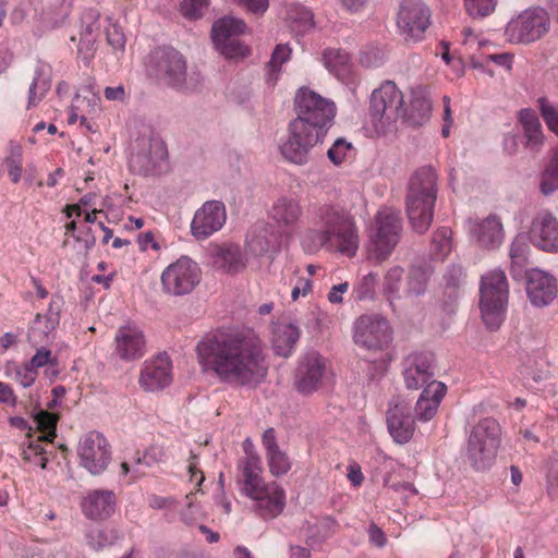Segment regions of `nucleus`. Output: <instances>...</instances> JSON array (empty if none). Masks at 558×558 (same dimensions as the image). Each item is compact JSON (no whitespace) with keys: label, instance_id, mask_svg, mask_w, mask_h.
Listing matches in <instances>:
<instances>
[{"label":"nucleus","instance_id":"bf43d9fd","mask_svg":"<svg viewBox=\"0 0 558 558\" xmlns=\"http://www.w3.org/2000/svg\"><path fill=\"white\" fill-rule=\"evenodd\" d=\"M290 54H291V50L286 45H278L275 48V50L271 54L270 61L268 63L270 80L277 78V74L279 73L281 65L289 60Z\"/></svg>","mask_w":558,"mask_h":558},{"label":"nucleus","instance_id":"774afa93","mask_svg":"<svg viewBox=\"0 0 558 558\" xmlns=\"http://www.w3.org/2000/svg\"><path fill=\"white\" fill-rule=\"evenodd\" d=\"M106 36L108 44L114 49V50H123L125 45V37L123 32L120 27H118L116 24H110L106 28Z\"/></svg>","mask_w":558,"mask_h":558},{"label":"nucleus","instance_id":"58836bf2","mask_svg":"<svg viewBox=\"0 0 558 558\" xmlns=\"http://www.w3.org/2000/svg\"><path fill=\"white\" fill-rule=\"evenodd\" d=\"M50 69L44 63H39L35 70V76L28 89V107L37 106L47 92L50 89Z\"/></svg>","mask_w":558,"mask_h":558},{"label":"nucleus","instance_id":"1a4fd4ad","mask_svg":"<svg viewBox=\"0 0 558 558\" xmlns=\"http://www.w3.org/2000/svg\"><path fill=\"white\" fill-rule=\"evenodd\" d=\"M167 157L168 150L163 141L149 132L132 144L129 166L134 173L156 175L167 169Z\"/></svg>","mask_w":558,"mask_h":558},{"label":"nucleus","instance_id":"393cba45","mask_svg":"<svg viewBox=\"0 0 558 558\" xmlns=\"http://www.w3.org/2000/svg\"><path fill=\"white\" fill-rule=\"evenodd\" d=\"M434 359L429 353H412L403 361V378L408 389L425 388L434 379Z\"/></svg>","mask_w":558,"mask_h":558},{"label":"nucleus","instance_id":"c03bdc74","mask_svg":"<svg viewBox=\"0 0 558 558\" xmlns=\"http://www.w3.org/2000/svg\"><path fill=\"white\" fill-rule=\"evenodd\" d=\"M452 250V232L448 228H440L433 234L430 253L434 258L444 259Z\"/></svg>","mask_w":558,"mask_h":558},{"label":"nucleus","instance_id":"2eb2a0df","mask_svg":"<svg viewBox=\"0 0 558 558\" xmlns=\"http://www.w3.org/2000/svg\"><path fill=\"white\" fill-rule=\"evenodd\" d=\"M353 339L366 350L381 351L391 342L389 323L378 314L362 315L354 323Z\"/></svg>","mask_w":558,"mask_h":558},{"label":"nucleus","instance_id":"4be33fe9","mask_svg":"<svg viewBox=\"0 0 558 558\" xmlns=\"http://www.w3.org/2000/svg\"><path fill=\"white\" fill-rule=\"evenodd\" d=\"M268 215L280 234L289 236L298 228L303 210L295 197L282 195L274 201Z\"/></svg>","mask_w":558,"mask_h":558},{"label":"nucleus","instance_id":"864d4df0","mask_svg":"<svg viewBox=\"0 0 558 558\" xmlns=\"http://www.w3.org/2000/svg\"><path fill=\"white\" fill-rule=\"evenodd\" d=\"M35 422L38 429L44 433V436L40 438L47 441H52V439L56 437L58 416L53 413L40 410L35 415Z\"/></svg>","mask_w":558,"mask_h":558},{"label":"nucleus","instance_id":"de8ad7c7","mask_svg":"<svg viewBox=\"0 0 558 558\" xmlns=\"http://www.w3.org/2000/svg\"><path fill=\"white\" fill-rule=\"evenodd\" d=\"M269 472L275 477L286 475L292 468V461L286 451L276 449L266 453Z\"/></svg>","mask_w":558,"mask_h":558},{"label":"nucleus","instance_id":"5fc2aeb1","mask_svg":"<svg viewBox=\"0 0 558 558\" xmlns=\"http://www.w3.org/2000/svg\"><path fill=\"white\" fill-rule=\"evenodd\" d=\"M290 17L302 33L310 32L315 27L314 13L305 7L298 5L290 11Z\"/></svg>","mask_w":558,"mask_h":558},{"label":"nucleus","instance_id":"3c124183","mask_svg":"<svg viewBox=\"0 0 558 558\" xmlns=\"http://www.w3.org/2000/svg\"><path fill=\"white\" fill-rule=\"evenodd\" d=\"M428 280V272L422 267H412L408 277L407 288L403 293L407 295H421L425 292Z\"/></svg>","mask_w":558,"mask_h":558},{"label":"nucleus","instance_id":"37998d69","mask_svg":"<svg viewBox=\"0 0 558 558\" xmlns=\"http://www.w3.org/2000/svg\"><path fill=\"white\" fill-rule=\"evenodd\" d=\"M4 374L24 388L31 387L37 378V371L33 369L28 363L19 365L14 362H9L5 365Z\"/></svg>","mask_w":558,"mask_h":558},{"label":"nucleus","instance_id":"2f4dec72","mask_svg":"<svg viewBox=\"0 0 558 558\" xmlns=\"http://www.w3.org/2000/svg\"><path fill=\"white\" fill-rule=\"evenodd\" d=\"M447 392V387L441 381H432L420 395L415 405V414L418 421L427 422L435 416Z\"/></svg>","mask_w":558,"mask_h":558},{"label":"nucleus","instance_id":"69168bd1","mask_svg":"<svg viewBox=\"0 0 558 558\" xmlns=\"http://www.w3.org/2000/svg\"><path fill=\"white\" fill-rule=\"evenodd\" d=\"M31 367L37 371L40 367L46 365L56 367L58 365L57 359L52 356V353L49 349L45 347H40L37 349L34 356L31 359L29 363Z\"/></svg>","mask_w":558,"mask_h":558},{"label":"nucleus","instance_id":"09e8293b","mask_svg":"<svg viewBox=\"0 0 558 558\" xmlns=\"http://www.w3.org/2000/svg\"><path fill=\"white\" fill-rule=\"evenodd\" d=\"M119 537V533L113 529H92L86 534L88 545L96 550L114 544Z\"/></svg>","mask_w":558,"mask_h":558},{"label":"nucleus","instance_id":"603ef678","mask_svg":"<svg viewBox=\"0 0 558 558\" xmlns=\"http://www.w3.org/2000/svg\"><path fill=\"white\" fill-rule=\"evenodd\" d=\"M466 13L473 19H483L494 13L498 0H463Z\"/></svg>","mask_w":558,"mask_h":558},{"label":"nucleus","instance_id":"6e6552de","mask_svg":"<svg viewBox=\"0 0 558 558\" xmlns=\"http://www.w3.org/2000/svg\"><path fill=\"white\" fill-rule=\"evenodd\" d=\"M501 442V427L493 417L475 424L468 438V458L476 470L488 468L497 456Z\"/></svg>","mask_w":558,"mask_h":558},{"label":"nucleus","instance_id":"7ed1b4c3","mask_svg":"<svg viewBox=\"0 0 558 558\" xmlns=\"http://www.w3.org/2000/svg\"><path fill=\"white\" fill-rule=\"evenodd\" d=\"M240 493L250 500V510L264 521L279 517L287 504L286 490L277 482H266L262 476L260 458L248 453L239 481Z\"/></svg>","mask_w":558,"mask_h":558},{"label":"nucleus","instance_id":"f3484780","mask_svg":"<svg viewBox=\"0 0 558 558\" xmlns=\"http://www.w3.org/2000/svg\"><path fill=\"white\" fill-rule=\"evenodd\" d=\"M327 373V362L317 352L304 354L298 365L294 386L298 392L308 396L317 391Z\"/></svg>","mask_w":558,"mask_h":558},{"label":"nucleus","instance_id":"bb28decb","mask_svg":"<svg viewBox=\"0 0 558 558\" xmlns=\"http://www.w3.org/2000/svg\"><path fill=\"white\" fill-rule=\"evenodd\" d=\"M387 425L392 439L400 445L409 442L415 430V423L407 402L396 401L387 411Z\"/></svg>","mask_w":558,"mask_h":558},{"label":"nucleus","instance_id":"20e7f679","mask_svg":"<svg viewBox=\"0 0 558 558\" xmlns=\"http://www.w3.org/2000/svg\"><path fill=\"white\" fill-rule=\"evenodd\" d=\"M402 220L391 207L380 208L368 229L366 252L368 260L380 264L387 259L400 240Z\"/></svg>","mask_w":558,"mask_h":558},{"label":"nucleus","instance_id":"49530a36","mask_svg":"<svg viewBox=\"0 0 558 558\" xmlns=\"http://www.w3.org/2000/svg\"><path fill=\"white\" fill-rule=\"evenodd\" d=\"M72 0H61L58 5H49L44 12V21L47 26L56 28L61 26L70 15Z\"/></svg>","mask_w":558,"mask_h":558},{"label":"nucleus","instance_id":"ddd939ff","mask_svg":"<svg viewBox=\"0 0 558 558\" xmlns=\"http://www.w3.org/2000/svg\"><path fill=\"white\" fill-rule=\"evenodd\" d=\"M247 29L245 22L227 15L217 20L211 27V39L216 49L227 59H243L250 54V48L240 40Z\"/></svg>","mask_w":558,"mask_h":558},{"label":"nucleus","instance_id":"c756f323","mask_svg":"<svg viewBox=\"0 0 558 558\" xmlns=\"http://www.w3.org/2000/svg\"><path fill=\"white\" fill-rule=\"evenodd\" d=\"M436 199L407 195L405 210L412 229L417 233L426 232L434 218Z\"/></svg>","mask_w":558,"mask_h":558},{"label":"nucleus","instance_id":"0e129e2a","mask_svg":"<svg viewBox=\"0 0 558 558\" xmlns=\"http://www.w3.org/2000/svg\"><path fill=\"white\" fill-rule=\"evenodd\" d=\"M539 189L544 195H550L558 190V172L549 163L541 175Z\"/></svg>","mask_w":558,"mask_h":558},{"label":"nucleus","instance_id":"c9c22d12","mask_svg":"<svg viewBox=\"0 0 558 558\" xmlns=\"http://www.w3.org/2000/svg\"><path fill=\"white\" fill-rule=\"evenodd\" d=\"M520 122L526 138V146L533 150L538 149L544 143V134L535 111L522 109L520 111Z\"/></svg>","mask_w":558,"mask_h":558},{"label":"nucleus","instance_id":"a19ab883","mask_svg":"<svg viewBox=\"0 0 558 558\" xmlns=\"http://www.w3.org/2000/svg\"><path fill=\"white\" fill-rule=\"evenodd\" d=\"M404 270L400 266H393L387 270L383 280V293L390 305L401 299Z\"/></svg>","mask_w":558,"mask_h":558},{"label":"nucleus","instance_id":"a878e982","mask_svg":"<svg viewBox=\"0 0 558 558\" xmlns=\"http://www.w3.org/2000/svg\"><path fill=\"white\" fill-rule=\"evenodd\" d=\"M531 239L544 252L558 253V219L549 211H539L532 221Z\"/></svg>","mask_w":558,"mask_h":558},{"label":"nucleus","instance_id":"cd10ccee","mask_svg":"<svg viewBox=\"0 0 558 558\" xmlns=\"http://www.w3.org/2000/svg\"><path fill=\"white\" fill-rule=\"evenodd\" d=\"M100 111V97L90 89H85L83 94H77L73 99L68 118L69 124H75L80 121V126L89 132H96L90 118Z\"/></svg>","mask_w":558,"mask_h":558},{"label":"nucleus","instance_id":"338daca9","mask_svg":"<svg viewBox=\"0 0 558 558\" xmlns=\"http://www.w3.org/2000/svg\"><path fill=\"white\" fill-rule=\"evenodd\" d=\"M547 492L554 496L558 494V456L549 459L547 471Z\"/></svg>","mask_w":558,"mask_h":558},{"label":"nucleus","instance_id":"e433bc0d","mask_svg":"<svg viewBox=\"0 0 558 558\" xmlns=\"http://www.w3.org/2000/svg\"><path fill=\"white\" fill-rule=\"evenodd\" d=\"M323 63L329 73L342 78L351 71L350 54L340 48H327L323 52Z\"/></svg>","mask_w":558,"mask_h":558},{"label":"nucleus","instance_id":"13d9d810","mask_svg":"<svg viewBox=\"0 0 558 558\" xmlns=\"http://www.w3.org/2000/svg\"><path fill=\"white\" fill-rule=\"evenodd\" d=\"M161 457L162 452L159 448L150 447L136 459L135 464L132 468V472L135 474V476L143 474V468L151 466L153 464L157 463Z\"/></svg>","mask_w":558,"mask_h":558},{"label":"nucleus","instance_id":"6e6d98bb","mask_svg":"<svg viewBox=\"0 0 558 558\" xmlns=\"http://www.w3.org/2000/svg\"><path fill=\"white\" fill-rule=\"evenodd\" d=\"M5 165L8 167V174L11 181L13 183L20 182L23 165L22 150L20 146H12L10 155L5 158Z\"/></svg>","mask_w":558,"mask_h":558},{"label":"nucleus","instance_id":"39448f33","mask_svg":"<svg viewBox=\"0 0 558 558\" xmlns=\"http://www.w3.org/2000/svg\"><path fill=\"white\" fill-rule=\"evenodd\" d=\"M404 98L395 82L385 81L373 90L369 101L371 122L378 134L392 131L399 119L404 118Z\"/></svg>","mask_w":558,"mask_h":558},{"label":"nucleus","instance_id":"4468645a","mask_svg":"<svg viewBox=\"0 0 558 558\" xmlns=\"http://www.w3.org/2000/svg\"><path fill=\"white\" fill-rule=\"evenodd\" d=\"M199 281L201 268L187 256H181L161 274L163 291L174 296L191 293Z\"/></svg>","mask_w":558,"mask_h":558},{"label":"nucleus","instance_id":"4d7b16f0","mask_svg":"<svg viewBox=\"0 0 558 558\" xmlns=\"http://www.w3.org/2000/svg\"><path fill=\"white\" fill-rule=\"evenodd\" d=\"M538 102L547 128L558 137V104L549 102L545 98H541Z\"/></svg>","mask_w":558,"mask_h":558},{"label":"nucleus","instance_id":"ea45409f","mask_svg":"<svg viewBox=\"0 0 558 558\" xmlns=\"http://www.w3.org/2000/svg\"><path fill=\"white\" fill-rule=\"evenodd\" d=\"M432 110V102L423 90H417L412 94L410 110L404 114L407 120L414 125L424 124Z\"/></svg>","mask_w":558,"mask_h":558},{"label":"nucleus","instance_id":"7c9ffc66","mask_svg":"<svg viewBox=\"0 0 558 558\" xmlns=\"http://www.w3.org/2000/svg\"><path fill=\"white\" fill-rule=\"evenodd\" d=\"M64 301L60 295H53L49 302L47 313L38 314L31 328L29 338L43 342L56 330L60 323V313Z\"/></svg>","mask_w":558,"mask_h":558},{"label":"nucleus","instance_id":"aec40b11","mask_svg":"<svg viewBox=\"0 0 558 558\" xmlns=\"http://www.w3.org/2000/svg\"><path fill=\"white\" fill-rule=\"evenodd\" d=\"M526 295L534 307L550 305L558 295L557 279L549 272L534 268L526 272Z\"/></svg>","mask_w":558,"mask_h":558},{"label":"nucleus","instance_id":"c85d7f7f","mask_svg":"<svg viewBox=\"0 0 558 558\" xmlns=\"http://www.w3.org/2000/svg\"><path fill=\"white\" fill-rule=\"evenodd\" d=\"M82 511L89 520H105L116 510V495L112 490H93L82 500Z\"/></svg>","mask_w":558,"mask_h":558},{"label":"nucleus","instance_id":"473e14b6","mask_svg":"<svg viewBox=\"0 0 558 558\" xmlns=\"http://www.w3.org/2000/svg\"><path fill=\"white\" fill-rule=\"evenodd\" d=\"M437 182L438 177L434 168L429 166L421 167L410 178L407 195L436 199Z\"/></svg>","mask_w":558,"mask_h":558},{"label":"nucleus","instance_id":"f03ea898","mask_svg":"<svg viewBox=\"0 0 558 558\" xmlns=\"http://www.w3.org/2000/svg\"><path fill=\"white\" fill-rule=\"evenodd\" d=\"M311 227L301 238L306 253H317L322 248L333 251L348 257L356 255L360 246L359 229L354 216L337 204H323L310 214Z\"/></svg>","mask_w":558,"mask_h":558},{"label":"nucleus","instance_id":"72a5a7b5","mask_svg":"<svg viewBox=\"0 0 558 558\" xmlns=\"http://www.w3.org/2000/svg\"><path fill=\"white\" fill-rule=\"evenodd\" d=\"M300 329L291 323H277L272 327L271 345L276 355L288 357L294 351Z\"/></svg>","mask_w":558,"mask_h":558},{"label":"nucleus","instance_id":"0eeeda50","mask_svg":"<svg viewBox=\"0 0 558 558\" xmlns=\"http://www.w3.org/2000/svg\"><path fill=\"white\" fill-rule=\"evenodd\" d=\"M294 111L296 117L292 120L313 128L327 135L336 117V105L306 86L300 87L294 96Z\"/></svg>","mask_w":558,"mask_h":558},{"label":"nucleus","instance_id":"79ce46f5","mask_svg":"<svg viewBox=\"0 0 558 558\" xmlns=\"http://www.w3.org/2000/svg\"><path fill=\"white\" fill-rule=\"evenodd\" d=\"M530 245L526 235L518 234L510 244L509 256L511 268L522 269L529 259Z\"/></svg>","mask_w":558,"mask_h":558},{"label":"nucleus","instance_id":"dca6fc26","mask_svg":"<svg viewBox=\"0 0 558 558\" xmlns=\"http://www.w3.org/2000/svg\"><path fill=\"white\" fill-rule=\"evenodd\" d=\"M150 66L166 84L178 89L186 88V61L175 49H156L150 56Z\"/></svg>","mask_w":558,"mask_h":558},{"label":"nucleus","instance_id":"a211bd4d","mask_svg":"<svg viewBox=\"0 0 558 558\" xmlns=\"http://www.w3.org/2000/svg\"><path fill=\"white\" fill-rule=\"evenodd\" d=\"M81 464L93 475L102 473L110 460L111 451L107 439L97 432L86 434L78 445Z\"/></svg>","mask_w":558,"mask_h":558},{"label":"nucleus","instance_id":"e2e57ef3","mask_svg":"<svg viewBox=\"0 0 558 558\" xmlns=\"http://www.w3.org/2000/svg\"><path fill=\"white\" fill-rule=\"evenodd\" d=\"M194 498H195V495L193 493L185 496L186 506L181 511V519L186 524H193L194 522H196L204 515L201 505L197 504L194 500Z\"/></svg>","mask_w":558,"mask_h":558},{"label":"nucleus","instance_id":"b1692460","mask_svg":"<svg viewBox=\"0 0 558 558\" xmlns=\"http://www.w3.org/2000/svg\"><path fill=\"white\" fill-rule=\"evenodd\" d=\"M146 352V339L143 330L136 325H124L118 328L114 336V354L124 362L140 360Z\"/></svg>","mask_w":558,"mask_h":558},{"label":"nucleus","instance_id":"052dcab7","mask_svg":"<svg viewBox=\"0 0 558 558\" xmlns=\"http://www.w3.org/2000/svg\"><path fill=\"white\" fill-rule=\"evenodd\" d=\"M385 51L375 46L365 47L360 54V62L366 68H377L385 62Z\"/></svg>","mask_w":558,"mask_h":558},{"label":"nucleus","instance_id":"9d476101","mask_svg":"<svg viewBox=\"0 0 558 558\" xmlns=\"http://www.w3.org/2000/svg\"><path fill=\"white\" fill-rule=\"evenodd\" d=\"M548 12L541 7L521 11L505 26V37L510 44H531L541 39L549 31Z\"/></svg>","mask_w":558,"mask_h":558},{"label":"nucleus","instance_id":"f257e3e1","mask_svg":"<svg viewBox=\"0 0 558 558\" xmlns=\"http://www.w3.org/2000/svg\"><path fill=\"white\" fill-rule=\"evenodd\" d=\"M196 354L203 371L215 374L225 384L257 385L267 375L262 340L251 330L207 335L197 343Z\"/></svg>","mask_w":558,"mask_h":558},{"label":"nucleus","instance_id":"8fccbe9b","mask_svg":"<svg viewBox=\"0 0 558 558\" xmlns=\"http://www.w3.org/2000/svg\"><path fill=\"white\" fill-rule=\"evenodd\" d=\"M378 276L376 272H368L363 276L353 287V294L356 300H373L376 294Z\"/></svg>","mask_w":558,"mask_h":558},{"label":"nucleus","instance_id":"6ab92c4d","mask_svg":"<svg viewBox=\"0 0 558 558\" xmlns=\"http://www.w3.org/2000/svg\"><path fill=\"white\" fill-rule=\"evenodd\" d=\"M466 230L472 242L488 251L499 248L505 239L502 221L496 214H490L482 219H469Z\"/></svg>","mask_w":558,"mask_h":558},{"label":"nucleus","instance_id":"5701e85b","mask_svg":"<svg viewBox=\"0 0 558 558\" xmlns=\"http://www.w3.org/2000/svg\"><path fill=\"white\" fill-rule=\"evenodd\" d=\"M172 381V363L167 353L145 361L138 384L146 391H157L168 387Z\"/></svg>","mask_w":558,"mask_h":558},{"label":"nucleus","instance_id":"a18cd8bd","mask_svg":"<svg viewBox=\"0 0 558 558\" xmlns=\"http://www.w3.org/2000/svg\"><path fill=\"white\" fill-rule=\"evenodd\" d=\"M353 144L345 137H338L327 149L328 160L336 167L343 165L353 154Z\"/></svg>","mask_w":558,"mask_h":558},{"label":"nucleus","instance_id":"9b49d317","mask_svg":"<svg viewBox=\"0 0 558 558\" xmlns=\"http://www.w3.org/2000/svg\"><path fill=\"white\" fill-rule=\"evenodd\" d=\"M325 137L326 135L322 132L291 120L288 125V136L279 145L280 155L289 163L305 166L312 160L314 148L322 144Z\"/></svg>","mask_w":558,"mask_h":558},{"label":"nucleus","instance_id":"f704fd0d","mask_svg":"<svg viewBox=\"0 0 558 558\" xmlns=\"http://www.w3.org/2000/svg\"><path fill=\"white\" fill-rule=\"evenodd\" d=\"M213 263L217 269L227 274H236L245 267L243 255L238 245L217 247L213 254Z\"/></svg>","mask_w":558,"mask_h":558},{"label":"nucleus","instance_id":"680f3d73","mask_svg":"<svg viewBox=\"0 0 558 558\" xmlns=\"http://www.w3.org/2000/svg\"><path fill=\"white\" fill-rule=\"evenodd\" d=\"M208 5L209 0H183L180 4V12L186 19L196 20L203 16Z\"/></svg>","mask_w":558,"mask_h":558},{"label":"nucleus","instance_id":"f8f14e48","mask_svg":"<svg viewBox=\"0 0 558 558\" xmlns=\"http://www.w3.org/2000/svg\"><path fill=\"white\" fill-rule=\"evenodd\" d=\"M432 13L423 0H401L397 11V32L407 44H416L425 38L432 23Z\"/></svg>","mask_w":558,"mask_h":558},{"label":"nucleus","instance_id":"4c0bfd02","mask_svg":"<svg viewBox=\"0 0 558 558\" xmlns=\"http://www.w3.org/2000/svg\"><path fill=\"white\" fill-rule=\"evenodd\" d=\"M99 31L98 15L95 12H88L83 17L82 31L77 51L84 60L92 57L93 47L96 41V34Z\"/></svg>","mask_w":558,"mask_h":558},{"label":"nucleus","instance_id":"412c9836","mask_svg":"<svg viewBox=\"0 0 558 558\" xmlns=\"http://www.w3.org/2000/svg\"><path fill=\"white\" fill-rule=\"evenodd\" d=\"M226 218L225 204L220 201H208L194 215L192 234L198 240L207 239L223 227Z\"/></svg>","mask_w":558,"mask_h":558},{"label":"nucleus","instance_id":"423d86ee","mask_svg":"<svg viewBox=\"0 0 558 558\" xmlns=\"http://www.w3.org/2000/svg\"><path fill=\"white\" fill-rule=\"evenodd\" d=\"M480 310L484 324L497 329L505 319L508 303V281L501 269H494L482 276Z\"/></svg>","mask_w":558,"mask_h":558}]
</instances>
